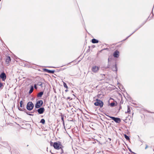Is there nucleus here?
<instances>
[{
	"instance_id": "f257e3e1",
	"label": "nucleus",
	"mask_w": 154,
	"mask_h": 154,
	"mask_svg": "<svg viewBox=\"0 0 154 154\" xmlns=\"http://www.w3.org/2000/svg\"><path fill=\"white\" fill-rule=\"evenodd\" d=\"M53 146L54 149H61V154H62L63 153V151L62 149L63 146L60 142H54L53 143Z\"/></svg>"
},
{
	"instance_id": "f03ea898",
	"label": "nucleus",
	"mask_w": 154,
	"mask_h": 154,
	"mask_svg": "<svg viewBox=\"0 0 154 154\" xmlns=\"http://www.w3.org/2000/svg\"><path fill=\"white\" fill-rule=\"evenodd\" d=\"M96 102L94 103V105L96 106H100V108L102 107L103 105V102L98 99H96Z\"/></svg>"
},
{
	"instance_id": "7ed1b4c3",
	"label": "nucleus",
	"mask_w": 154,
	"mask_h": 154,
	"mask_svg": "<svg viewBox=\"0 0 154 154\" xmlns=\"http://www.w3.org/2000/svg\"><path fill=\"white\" fill-rule=\"evenodd\" d=\"M34 107V105L32 102H29L26 106L27 109L29 110H31Z\"/></svg>"
},
{
	"instance_id": "20e7f679",
	"label": "nucleus",
	"mask_w": 154,
	"mask_h": 154,
	"mask_svg": "<svg viewBox=\"0 0 154 154\" xmlns=\"http://www.w3.org/2000/svg\"><path fill=\"white\" fill-rule=\"evenodd\" d=\"M43 103L42 100H40L37 101L35 105V107L36 108H39L40 107Z\"/></svg>"
},
{
	"instance_id": "39448f33",
	"label": "nucleus",
	"mask_w": 154,
	"mask_h": 154,
	"mask_svg": "<svg viewBox=\"0 0 154 154\" xmlns=\"http://www.w3.org/2000/svg\"><path fill=\"white\" fill-rule=\"evenodd\" d=\"M108 116L111 118L112 120H113L116 123H119L121 122L120 119L119 118H115L114 117L109 116Z\"/></svg>"
},
{
	"instance_id": "423d86ee",
	"label": "nucleus",
	"mask_w": 154,
	"mask_h": 154,
	"mask_svg": "<svg viewBox=\"0 0 154 154\" xmlns=\"http://www.w3.org/2000/svg\"><path fill=\"white\" fill-rule=\"evenodd\" d=\"M99 69V67L97 66H95L92 67V71L94 73L97 72Z\"/></svg>"
},
{
	"instance_id": "0eeeda50",
	"label": "nucleus",
	"mask_w": 154,
	"mask_h": 154,
	"mask_svg": "<svg viewBox=\"0 0 154 154\" xmlns=\"http://www.w3.org/2000/svg\"><path fill=\"white\" fill-rule=\"evenodd\" d=\"M0 77L3 81H4L6 79V76L4 72H2L0 75Z\"/></svg>"
},
{
	"instance_id": "6e6552de",
	"label": "nucleus",
	"mask_w": 154,
	"mask_h": 154,
	"mask_svg": "<svg viewBox=\"0 0 154 154\" xmlns=\"http://www.w3.org/2000/svg\"><path fill=\"white\" fill-rule=\"evenodd\" d=\"M45 110V109L44 107H42L38 109L37 110V111L39 114H41L43 113Z\"/></svg>"
},
{
	"instance_id": "1a4fd4ad",
	"label": "nucleus",
	"mask_w": 154,
	"mask_h": 154,
	"mask_svg": "<svg viewBox=\"0 0 154 154\" xmlns=\"http://www.w3.org/2000/svg\"><path fill=\"white\" fill-rule=\"evenodd\" d=\"M119 52L117 50L116 51L113 53V55L115 57L117 58L119 56Z\"/></svg>"
},
{
	"instance_id": "9d476101",
	"label": "nucleus",
	"mask_w": 154,
	"mask_h": 154,
	"mask_svg": "<svg viewBox=\"0 0 154 154\" xmlns=\"http://www.w3.org/2000/svg\"><path fill=\"white\" fill-rule=\"evenodd\" d=\"M43 71L45 72H47L49 73H54L55 72V70H51L47 69H43Z\"/></svg>"
},
{
	"instance_id": "9b49d317",
	"label": "nucleus",
	"mask_w": 154,
	"mask_h": 154,
	"mask_svg": "<svg viewBox=\"0 0 154 154\" xmlns=\"http://www.w3.org/2000/svg\"><path fill=\"white\" fill-rule=\"evenodd\" d=\"M11 60L10 57L9 56H7L5 62L7 64H8Z\"/></svg>"
},
{
	"instance_id": "f8f14e48",
	"label": "nucleus",
	"mask_w": 154,
	"mask_h": 154,
	"mask_svg": "<svg viewBox=\"0 0 154 154\" xmlns=\"http://www.w3.org/2000/svg\"><path fill=\"white\" fill-rule=\"evenodd\" d=\"M45 84L44 83H43L41 82H38L37 84V85L40 86L42 88L43 87V85H45Z\"/></svg>"
},
{
	"instance_id": "ddd939ff",
	"label": "nucleus",
	"mask_w": 154,
	"mask_h": 154,
	"mask_svg": "<svg viewBox=\"0 0 154 154\" xmlns=\"http://www.w3.org/2000/svg\"><path fill=\"white\" fill-rule=\"evenodd\" d=\"M112 70L113 71H116V72H117V65L116 64H115L114 66L112 68Z\"/></svg>"
},
{
	"instance_id": "4468645a",
	"label": "nucleus",
	"mask_w": 154,
	"mask_h": 154,
	"mask_svg": "<svg viewBox=\"0 0 154 154\" xmlns=\"http://www.w3.org/2000/svg\"><path fill=\"white\" fill-rule=\"evenodd\" d=\"M92 42L93 43H96L98 42V41L95 39H93L92 40Z\"/></svg>"
},
{
	"instance_id": "2eb2a0df",
	"label": "nucleus",
	"mask_w": 154,
	"mask_h": 154,
	"mask_svg": "<svg viewBox=\"0 0 154 154\" xmlns=\"http://www.w3.org/2000/svg\"><path fill=\"white\" fill-rule=\"evenodd\" d=\"M43 94V92H40L38 94L37 97H41Z\"/></svg>"
},
{
	"instance_id": "dca6fc26",
	"label": "nucleus",
	"mask_w": 154,
	"mask_h": 154,
	"mask_svg": "<svg viewBox=\"0 0 154 154\" xmlns=\"http://www.w3.org/2000/svg\"><path fill=\"white\" fill-rule=\"evenodd\" d=\"M130 107H129L128 106V110L127 112H125V113H130Z\"/></svg>"
},
{
	"instance_id": "f3484780",
	"label": "nucleus",
	"mask_w": 154,
	"mask_h": 154,
	"mask_svg": "<svg viewBox=\"0 0 154 154\" xmlns=\"http://www.w3.org/2000/svg\"><path fill=\"white\" fill-rule=\"evenodd\" d=\"M33 89H34V88H33V87L32 86H31V87L29 91V93L30 94L33 91Z\"/></svg>"
},
{
	"instance_id": "a211bd4d",
	"label": "nucleus",
	"mask_w": 154,
	"mask_h": 154,
	"mask_svg": "<svg viewBox=\"0 0 154 154\" xmlns=\"http://www.w3.org/2000/svg\"><path fill=\"white\" fill-rule=\"evenodd\" d=\"M61 120H62V121H63V125H64V121L63 115H61Z\"/></svg>"
},
{
	"instance_id": "6ab92c4d",
	"label": "nucleus",
	"mask_w": 154,
	"mask_h": 154,
	"mask_svg": "<svg viewBox=\"0 0 154 154\" xmlns=\"http://www.w3.org/2000/svg\"><path fill=\"white\" fill-rule=\"evenodd\" d=\"M124 137H125V139L127 140H129L130 139V138H129V137L127 135H126L125 134Z\"/></svg>"
},
{
	"instance_id": "aec40b11",
	"label": "nucleus",
	"mask_w": 154,
	"mask_h": 154,
	"mask_svg": "<svg viewBox=\"0 0 154 154\" xmlns=\"http://www.w3.org/2000/svg\"><path fill=\"white\" fill-rule=\"evenodd\" d=\"M23 101H21L20 102V106L21 108H23Z\"/></svg>"
},
{
	"instance_id": "412c9836",
	"label": "nucleus",
	"mask_w": 154,
	"mask_h": 154,
	"mask_svg": "<svg viewBox=\"0 0 154 154\" xmlns=\"http://www.w3.org/2000/svg\"><path fill=\"white\" fill-rule=\"evenodd\" d=\"M45 120L44 119H42L41 120L40 122L43 124H44L45 123Z\"/></svg>"
},
{
	"instance_id": "4be33fe9",
	"label": "nucleus",
	"mask_w": 154,
	"mask_h": 154,
	"mask_svg": "<svg viewBox=\"0 0 154 154\" xmlns=\"http://www.w3.org/2000/svg\"><path fill=\"white\" fill-rule=\"evenodd\" d=\"M63 86L65 88H68V87L67 86V85L64 82H63Z\"/></svg>"
},
{
	"instance_id": "5701e85b",
	"label": "nucleus",
	"mask_w": 154,
	"mask_h": 154,
	"mask_svg": "<svg viewBox=\"0 0 154 154\" xmlns=\"http://www.w3.org/2000/svg\"><path fill=\"white\" fill-rule=\"evenodd\" d=\"M115 103L114 102H112V103H111L110 104V106H114L115 105Z\"/></svg>"
},
{
	"instance_id": "b1692460",
	"label": "nucleus",
	"mask_w": 154,
	"mask_h": 154,
	"mask_svg": "<svg viewBox=\"0 0 154 154\" xmlns=\"http://www.w3.org/2000/svg\"><path fill=\"white\" fill-rule=\"evenodd\" d=\"M3 86V83L2 82H0V88H2V87Z\"/></svg>"
},
{
	"instance_id": "393cba45",
	"label": "nucleus",
	"mask_w": 154,
	"mask_h": 154,
	"mask_svg": "<svg viewBox=\"0 0 154 154\" xmlns=\"http://www.w3.org/2000/svg\"><path fill=\"white\" fill-rule=\"evenodd\" d=\"M18 109L22 111H24V110H25V109H24L23 108H18Z\"/></svg>"
},
{
	"instance_id": "a878e982",
	"label": "nucleus",
	"mask_w": 154,
	"mask_h": 154,
	"mask_svg": "<svg viewBox=\"0 0 154 154\" xmlns=\"http://www.w3.org/2000/svg\"><path fill=\"white\" fill-rule=\"evenodd\" d=\"M50 144L51 146H52L53 145V143L51 141L50 142Z\"/></svg>"
},
{
	"instance_id": "bb28decb",
	"label": "nucleus",
	"mask_w": 154,
	"mask_h": 154,
	"mask_svg": "<svg viewBox=\"0 0 154 154\" xmlns=\"http://www.w3.org/2000/svg\"><path fill=\"white\" fill-rule=\"evenodd\" d=\"M34 88H35V89H36V88H37L36 86V85H34Z\"/></svg>"
},
{
	"instance_id": "cd10ccee",
	"label": "nucleus",
	"mask_w": 154,
	"mask_h": 154,
	"mask_svg": "<svg viewBox=\"0 0 154 154\" xmlns=\"http://www.w3.org/2000/svg\"><path fill=\"white\" fill-rule=\"evenodd\" d=\"M147 147H148V146H147V145H146V147L145 149H146L147 148Z\"/></svg>"
},
{
	"instance_id": "c85d7f7f",
	"label": "nucleus",
	"mask_w": 154,
	"mask_h": 154,
	"mask_svg": "<svg viewBox=\"0 0 154 154\" xmlns=\"http://www.w3.org/2000/svg\"><path fill=\"white\" fill-rule=\"evenodd\" d=\"M70 98V97H67V99H69Z\"/></svg>"
},
{
	"instance_id": "c756f323",
	"label": "nucleus",
	"mask_w": 154,
	"mask_h": 154,
	"mask_svg": "<svg viewBox=\"0 0 154 154\" xmlns=\"http://www.w3.org/2000/svg\"><path fill=\"white\" fill-rule=\"evenodd\" d=\"M129 151H130L131 152V149H129Z\"/></svg>"
},
{
	"instance_id": "7c9ffc66",
	"label": "nucleus",
	"mask_w": 154,
	"mask_h": 154,
	"mask_svg": "<svg viewBox=\"0 0 154 154\" xmlns=\"http://www.w3.org/2000/svg\"><path fill=\"white\" fill-rule=\"evenodd\" d=\"M109 139L110 140H111V139L110 138H109Z\"/></svg>"
},
{
	"instance_id": "2f4dec72",
	"label": "nucleus",
	"mask_w": 154,
	"mask_h": 154,
	"mask_svg": "<svg viewBox=\"0 0 154 154\" xmlns=\"http://www.w3.org/2000/svg\"><path fill=\"white\" fill-rule=\"evenodd\" d=\"M29 115H32V114H29Z\"/></svg>"
},
{
	"instance_id": "473e14b6",
	"label": "nucleus",
	"mask_w": 154,
	"mask_h": 154,
	"mask_svg": "<svg viewBox=\"0 0 154 154\" xmlns=\"http://www.w3.org/2000/svg\"><path fill=\"white\" fill-rule=\"evenodd\" d=\"M27 113V114H28V115H29V113Z\"/></svg>"
},
{
	"instance_id": "72a5a7b5",
	"label": "nucleus",
	"mask_w": 154,
	"mask_h": 154,
	"mask_svg": "<svg viewBox=\"0 0 154 154\" xmlns=\"http://www.w3.org/2000/svg\"><path fill=\"white\" fill-rule=\"evenodd\" d=\"M153 151H154V149H153Z\"/></svg>"
},
{
	"instance_id": "f704fd0d",
	"label": "nucleus",
	"mask_w": 154,
	"mask_h": 154,
	"mask_svg": "<svg viewBox=\"0 0 154 154\" xmlns=\"http://www.w3.org/2000/svg\"><path fill=\"white\" fill-rule=\"evenodd\" d=\"M1 0H0V1H1Z\"/></svg>"
}]
</instances>
